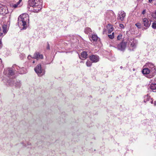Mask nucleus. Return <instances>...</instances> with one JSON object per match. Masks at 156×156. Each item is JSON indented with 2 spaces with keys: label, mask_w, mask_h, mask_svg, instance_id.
Wrapping results in <instances>:
<instances>
[{
  "label": "nucleus",
  "mask_w": 156,
  "mask_h": 156,
  "mask_svg": "<svg viewBox=\"0 0 156 156\" xmlns=\"http://www.w3.org/2000/svg\"><path fill=\"white\" fill-rule=\"evenodd\" d=\"M28 20L29 19L27 14H23L20 15L18 18V25L19 26H23V28H25Z\"/></svg>",
  "instance_id": "obj_1"
},
{
  "label": "nucleus",
  "mask_w": 156,
  "mask_h": 156,
  "mask_svg": "<svg viewBox=\"0 0 156 156\" xmlns=\"http://www.w3.org/2000/svg\"><path fill=\"white\" fill-rule=\"evenodd\" d=\"M34 69L39 76H41L44 74L43 70L41 69V66L40 64L37 65Z\"/></svg>",
  "instance_id": "obj_2"
},
{
  "label": "nucleus",
  "mask_w": 156,
  "mask_h": 156,
  "mask_svg": "<svg viewBox=\"0 0 156 156\" xmlns=\"http://www.w3.org/2000/svg\"><path fill=\"white\" fill-rule=\"evenodd\" d=\"M126 46V43L125 42H122L118 45L117 48L118 49L122 51L124 50Z\"/></svg>",
  "instance_id": "obj_3"
},
{
  "label": "nucleus",
  "mask_w": 156,
  "mask_h": 156,
  "mask_svg": "<svg viewBox=\"0 0 156 156\" xmlns=\"http://www.w3.org/2000/svg\"><path fill=\"white\" fill-rule=\"evenodd\" d=\"M90 59L92 62H96L99 61V57L96 55H92L90 57Z\"/></svg>",
  "instance_id": "obj_4"
},
{
  "label": "nucleus",
  "mask_w": 156,
  "mask_h": 156,
  "mask_svg": "<svg viewBox=\"0 0 156 156\" xmlns=\"http://www.w3.org/2000/svg\"><path fill=\"white\" fill-rule=\"evenodd\" d=\"M126 16V13L124 11H121L120 13L119 14L118 19L121 21L124 20V17Z\"/></svg>",
  "instance_id": "obj_5"
},
{
  "label": "nucleus",
  "mask_w": 156,
  "mask_h": 156,
  "mask_svg": "<svg viewBox=\"0 0 156 156\" xmlns=\"http://www.w3.org/2000/svg\"><path fill=\"white\" fill-rule=\"evenodd\" d=\"M87 52L86 51H83L81 53V55L80 57V58L81 59H85L87 58Z\"/></svg>",
  "instance_id": "obj_6"
},
{
  "label": "nucleus",
  "mask_w": 156,
  "mask_h": 156,
  "mask_svg": "<svg viewBox=\"0 0 156 156\" xmlns=\"http://www.w3.org/2000/svg\"><path fill=\"white\" fill-rule=\"evenodd\" d=\"M143 23L144 24V26L146 27H148L150 25V23H149L148 20L146 18H144L143 19Z\"/></svg>",
  "instance_id": "obj_7"
},
{
  "label": "nucleus",
  "mask_w": 156,
  "mask_h": 156,
  "mask_svg": "<svg viewBox=\"0 0 156 156\" xmlns=\"http://www.w3.org/2000/svg\"><path fill=\"white\" fill-rule=\"evenodd\" d=\"M128 41L129 44H130V46L134 48H135L136 46L135 43L134 42L133 39H128Z\"/></svg>",
  "instance_id": "obj_8"
},
{
  "label": "nucleus",
  "mask_w": 156,
  "mask_h": 156,
  "mask_svg": "<svg viewBox=\"0 0 156 156\" xmlns=\"http://www.w3.org/2000/svg\"><path fill=\"white\" fill-rule=\"evenodd\" d=\"M22 0H19V1L16 4H12V7L14 8H16L18 7H19L20 6V3L21 2Z\"/></svg>",
  "instance_id": "obj_9"
},
{
  "label": "nucleus",
  "mask_w": 156,
  "mask_h": 156,
  "mask_svg": "<svg viewBox=\"0 0 156 156\" xmlns=\"http://www.w3.org/2000/svg\"><path fill=\"white\" fill-rule=\"evenodd\" d=\"M33 7H34V10L35 12H38L41 9V6L39 5H37L36 6V5H35Z\"/></svg>",
  "instance_id": "obj_10"
},
{
  "label": "nucleus",
  "mask_w": 156,
  "mask_h": 156,
  "mask_svg": "<svg viewBox=\"0 0 156 156\" xmlns=\"http://www.w3.org/2000/svg\"><path fill=\"white\" fill-rule=\"evenodd\" d=\"M107 27L108 30V33H111L113 30V27L111 24H109L107 25Z\"/></svg>",
  "instance_id": "obj_11"
},
{
  "label": "nucleus",
  "mask_w": 156,
  "mask_h": 156,
  "mask_svg": "<svg viewBox=\"0 0 156 156\" xmlns=\"http://www.w3.org/2000/svg\"><path fill=\"white\" fill-rule=\"evenodd\" d=\"M29 5L30 6H34L36 4L35 0H29L28 1Z\"/></svg>",
  "instance_id": "obj_12"
},
{
  "label": "nucleus",
  "mask_w": 156,
  "mask_h": 156,
  "mask_svg": "<svg viewBox=\"0 0 156 156\" xmlns=\"http://www.w3.org/2000/svg\"><path fill=\"white\" fill-rule=\"evenodd\" d=\"M142 72L144 74H148L149 73L150 71L148 68H145L143 70Z\"/></svg>",
  "instance_id": "obj_13"
},
{
  "label": "nucleus",
  "mask_w": 156,
  "mask_h": 156,
  "mask_svg": "<svg viewBox=\"0 0 156 156\" xmlns=\"http://www.w3.org/2000/svg\"><path fill=\"white\" fill-rule=\"evenodd\" d=\"M3 32L4 34H5L7 31V25L6 24H4L2 26Z\"/></svg>",
  "instance_id": "obj_14"
},
{
  "label": "nucleus",
  "mask_w": 156,
  "mask_h": 156,
  "mask_svg": "<svg viewBox=\"0 0 156 156\" xmlns=\"http://www.w3.org/2000/svg\"><path fill=\"white\" fill-rule=\"evenodd\" d=\"M150 88L152 90H154L156 89V84L155 83H152L150 86Z\"/></svg>",
  "instance_id": "obj_15"
},
{
  "label": "nucleus",
  "mask_w": 156,
  "mask_h": 156,
  "mask_svg": "<svg viewBox=\"0 0 156 156\" xmlns=\"http://www.w3.org/2000/svg\"><path fill=\"white\" fill-rule=\"evenodd\" d=\"M98 37L96 35L94 34L92 36L91 39L94 41H96L98 40Z\"/></svg>",
  "instance_id": "obj_16"
},
{
  "label": "nucleus",
  "mask_w": 156,
  "mask_h": 156,
  "mask_svg": "<svg viewBox=\"0 0 156 156\" xmlns=\"http://www.w3.org/2000/svg\"><path fill=\"white\" fill-rule=\"evenodd\" d=\"M8 74L9 76H12L14 74L13 71L11 69H9L8 70Z\"/></svg>",
  "instance_id": "obj_17"
},
{
  "label": "nucleus",
  "mask_w": 156,
  "mask_h": 156,
  "mask_svg": "<svg viewBox=\"0 0 156 156\" xmlns=\"http://www.w3.org/2000/svg\"><path fill=\"white\" fill-rule=\"evenodd\" d=\"M39 53L38 52H36L34 55L33 58L35 59H38L39 55Z\"/></svg>",
  "instance_id": "obj_18"
},
{
  "label": "nucleus",
  "mask_w": 156,
  "mask_h": 156,
  "mask_svg": "<svg viewBox=\"0 0 156 156\" xmlns=\"http://www.w3.org/2000/svg\"><path fill=\"white\" fill-rule=\"evenodd\" d=\"M108 36L109 38L113 39L114 37V33H112V34L108 35Z\"/></svg>",
  "instance_id": "obj_19"
},
{
  "label": "nucleus",
  "mask_w": 156,
  "mask_h": 156,
  "mask_svg": "<svg viewBox=\"0 0 156 156\" xmlns=\"http://www.w3.org/2000/svg\"><path fill=\"white\" fill-rule=\"evenodd\" d=\"M86 64L87 66H90L92 64L91 62L90 61H87Z\"/></svg>",
  "instance_id": "obj_20"
},
{
  "label": "nucleus",
  "mask_w": 156,
  "mask_h": 156,
  "mask_svg": "<svg viewBox=\"0 0 156 156\" xmlns=\"http://www.w3.org/2000/svg\"><path fill=\"white\" fill-rule=\"evenodd\" d=\"M151 16L153 17L156 20V11L152 13Z\"/></svg>",
  "instance_id": "obj_21"
},
{
  "label": "nucleus",
  "mask_w": 156,
  "mask_h": 156,
  "mask_svg": "<svg viewBox=\"0 0 156 156\" xmlns=\"http://www.w3.org/2000/svg\"><path fill=\"white\" fill-rule=\"evenodd\" d=\"M122 34H119L117 37V39L118 40H120L122 38Z\"/></svg>",
  "instance_id": "obj_22"
},
{
  "label": "nucleus",
  "mask_w": 156,
  "mask_h": 156,
  "mask_svg": "<svg viewBox=\"0 0 156 156\" xmlns=\"http://www.w3.org/2000/svg\"><path fill=\"white\" fill-rule=\"evenodd\" d=\"M135 25L139 28L141 27V24L140 23H136Z\"/></svg>",
  "instance_id": "obj_23"
},
{
  "label": "nucleus",
  "mask_w": 156,
  "mask_h": 156,
  "mask_svg": "<svg viewBox=\"0 0 156 156\" xmlns=\"http://www.w3.org/2000/svg\"><path fill=\"white\" fill-rule=\"evenodd\" d=\"M152 27L154 29H156V23H154L152 25Z\"/></svg>",
  "instance_id": "obj_24"
},
{
  "label": "nucleus",
  "mask_w": 156,
  "mask_h": 156,
  "mask_svg": "<svg viewBox=\"0 0 156 156\" xmlns=\"http://www.w3.org/2000/svg\"><path fill=\"white\" fill-rule=\"evenodd\" d=\"M43 56L42 55H40L39 54V57L38 59L39 58L42 59L43 58Z\"/></svg>",
  "instance_id": "obj_25"
},
{
  "label": "nucleus",
  "mask_w": 156,
  "mask_h": 156,
  "mask_svg": "<svg viewBox=\"0 0 156 156\" xmlns=\"http://www.w3.org/2000/svg\"><path fill=\"white\" fill-rule=\"evenodd\" d=\"M119 27H120L122 28H124V27L123 24H121V23L119 24Z\"/></svg>",
  "instance_id": "obj_26"
},
{
  "label": "nucleus",
  "mask_w": 156,
  "mask_h": 156,
  "mask_svg": "<svg viewBox=\"0 0 156 156\" xmlns=\"http://www.w3.org/2000/svg\"><path fill=\"white\" fill-rule=\"evenodd\" d=\"M146 12V10L145 9H144L142 12V14L144 15V14Z\"/></svg>",
  "instance_id": "obj_27"
},
{
  "label": "nucleus",
  "mask_w": 156,
  "mask_h": 156,
  "mask_svg": "<svg viewBox=\"0 0 156 156\" xmlns=\"http://www.w3.org/2000/svg\"><path fill=\"white\" fill-rule=\"evenodd\" d=\"M47 49H50L49 45V43L48 42L47 43Z\"/></svg>",
  "instance_id": "obj_28"
},
{
  "label": "nucleus",
  "mask_w": 156,
  "mask_h": 156,
  "mask_svg": "<svg viewBox=\"0 0 156 156\" xmlns=\"http://www.w3.org/2000/svg\"><path fill=\"white\" fill-rule=\"evenodd\" d=\"M152 76H153L151 75H147V77H148V78H152Z\"/></svg>",
  "instance_id": "obj_29"
},
{
  "label": "nucleus",
  "mask_w": 156,
  "mask_h": 156,
  "mask_svg": "<svg viewBox=\"0 0 156 156\" xmlns=\"http://www.w3.org/2000/svg\"><path fill=\"white\" fill-rule=\"evenodd\" d=\"M2 41L1 40H0V48H2Z\"/></svg>",
  "instance_id": "obj_30"
},
{
  "label": "nucleus",
  "mask_w": 156,
  "mask_h": 156,
  "mask_svg": "<svg viewBox=\"0 0 156 156\" xmlns=\"http://www.w3.org/2000/svg\"><path fill=\"white\" fill-rule=\"evenodd\" d=\"M152 1V0H149V2L150 3H151Z\"/></svg>",
  "instance_id": "obj_31"
},
{
  "label": "nucleus",
  "mask_w": 156,
  "mask_h": 156,
  "mask_svg": "<svg viewBox=\"0 0 156 156\" xmlns=\"http://www.w3.org/2000/svg\"><path fill=\"white\" fill-rule=\"evenodd\" d=\"M3 34V33H0V36L2 35Z\"/></svg>",
  "instance_id": "obj_32"
},
{
  "label": "nucleus",
  "mask_w": 156,
  "mask_h": 156,
  "mask_svg": "<svg viewBox=\"0 0 156 156\" xmlns=\"http://www.w3.org/2000/svg\"><path fill=\"white\" fill-rule=\"evenodd\" d=\"M87 29L89 31H90L91 30V29L90 28H87Z\"/></svg>",
  "instance_id": "obj_33"
},
{
  "label": "nucleus",
  "mask_w": 156,
  "mask_h": 156,
  "mask_svg": "<svg viewBox=\"0 0 156 156\" xmlns=\"http://www.w3.org/2000/svg\"><path fill=\"white\" fill-rule=\"evenodd\" d=\"M120 68L121 69V68H122V66H121V67H120Z\"/></svg>",
  "instance_id": "obj_34"
},
{
  "label": "nucleus",
  "mask_w": 156,
  "mask_h": 156,
  "mask_svg": "<svg viewBox=\"0 0 156 156\" xmlns=\"http://www.w3.org/2000/svg\"><path fill=\"white\" fill-rule=\"evenodd\" d=\"M154 4H155V5H156V3H154Z\"/></svg>",
  "instance_id": "obj_35"
},
{
  "label": "nucleus",
  "mask_w": 156,
  "mask_h": 156,
  "mask_svg": "<svg viewBox=\"0 0 156 156\" xmlns=\"http://www.w3.org/2000/svg\"><path fill=\"white\" fill-rule=\"evenodd\" d=\"M1 30V27H0V31Z\"/></svg>",
  "instance_id": "obj_36"
},
{
  "label": "nucleus",
  "mask_w": 156,
  "mask_h": 156,
  "mask_svg": "<svg viewBox=\"0 0 156 156\" xmlns=\"http://www.w3.org/2000/svg\"><path fill=\"white\" fill-rule=\"evenodd\" d=\"M33 63H34V61L33 62Z\"/></svg>",
  "instance_id": "obj_37"
},
{
  "label": "nucleus",
  "mask_w": 156,
  "mask_h": 156,
  "mask_svg": "<svg viewBox=\"0 0 156 156\" xmlns=\"http://www.w3.org/2000/svg\"><path fill=\"white\" fill-rule=\"evenodd\" d=\"M29 55L28 57V58H29Z\"/></svg>",
  "instance_id": "obj_38"
}]
</instances>
